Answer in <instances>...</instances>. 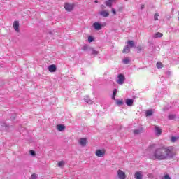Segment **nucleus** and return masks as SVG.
<instances>
[{"instance_id": "nucleus-1", "label": "nucleus", "mask_w": 179, "mask_h": 179, "mask_svg": "<svg viewBox=\"0 0 179 179\" xmlns=\"http://www.w3.org/2000/svg\"><path fill=\"white\" fill-rule=\"evenodd\" d=\"M167 152L166 148H159L155 151V157H166L164 153H167Z\"/></svg>"}, {"instance_id": "nucleus-2", "label": "nucleus", "mask_w": 179, "mask_h": 179, "mask_svg": "<svg viewBox=\"0 0 179 179\" xmlns=\"http://www.w3.org/2000/svg\"><path fill=\"white\" fill-rule=\"evenodd\" d=\"M78 145L81 146L82 148L86 147V145H87V138H81L78 140Z\"/></svg>"}, {"instance_id": "nucleus-3", "label": "nucleus", "mask_w": 179, "mask_h": 179, "mask_svg": "<svg viewBox=\"0 0 179 179\" xmlns=\"http://www.w3.org/2000/svg\"><path fill=\"white\" fill-rule=\"evenodd\" d=\"M73 8H75V4L66 3L64 5V9L67 10V12H71V10H73Z\"/></svg>"}, {"instance_id": "nucleus-4", "label": "nucleus", "mask_w": 179, "mask_h": 179, "mask_svg": "<svg viewBox=\"0 0 179 179\" xmlns=\"http://www.w3.org/2000/svg\"><path fill=\"white\" fill-rule=\"evenodd\" d=\"M124 82H125V76H124L122 74H119L117 83L118 85H124Z\"/></svg>"}, {"instance_id": "nucleus-5", "label": "nucleus", "mask_w": 179, "mask_h": 179, "mask_svg": "<svg viewBox=\"0 0 179 179\" xmlns=\"http://www.w3.org/2000/svg\"><path fill=\"white\" fill-rule=\"evenodd\" d=\"M96 156L98 157H103L104 155H106V150L101 149V150H97L95 153Z\"/></svg>"}, {"instance_id": "nucleus-6", "label": "nucleus", "mask_w": 179, "mask_h": 179, "mask_svg": "<svg viewBox=\"0 0 179 179\" xmlns=\"http://www.w3.org/2000/svg\"><path fill=\"white\" fill-rule=\"evenodd\" d=\"M117 176L119 179H125L127 178V176L125 175V173L122 171L121 169H119L117 171Z\"/></svg>"}, {"instance_id": "nucleus-7", "label": "nucleus", "mask_w": 179, "mask_h": 179, "mask_svg": "<svg viewBox=\"0 0 179 179\" xmlns=\"http://www.w3.org/2000/svg\"><path fill=\"white\" fill-rule=\"evenodd\" d=\"M92 27L94 29V30L99 31V30H101L103 25H101L100 22H94L92 24Z\"/></svg>"}, {"instance_id": "nucleus-8", "label": "nucleus", "mask_w": 179, "mask_h": 179, "mask_svg": "<svg viewBox=\"0 0 179 179\" xmlns=\"http://www.w3.org/2000/svg\"><path fill=\"white\" fill-rule=\"evenodd\" d=\"M117 0H108L104 1V4L106 6H108V8H112L113 7V3L115 2Z\"/></svg>"}, {"instance_id": "nucleus-9", "label": "nucleus", "mask_w": 179, "mask_h": 179, "mask_svg": "<svg viewBox=\"0 0 179 179\" xmlns=\"http://www.w3.org/2000/svg\"><path fill=\"white\" fill-rule=\"evenodd\" d=\"M99 15L102 16V17H108L110 13H108V10H102L99 13Z\"/></svg>"}, {"instance_id": "nucleus-10", "label": "nucleus", "mask_w": 179, "mask_h": 179, "mask_svg": "<svg viewBox=\"0 0 179 179\" xmlns=\"http://www.w3.org/2000/svg\"><path fill=\"white\" fill-rule=\"evenodd\" d=\"M134 178L136 179H142L143 178V176L142 175L141 171H137L134 174Z\"/></svg>"}, {"instance_id": "nucleus-11", "label": "nucleus", "mask_w": 179, "mask_h": 179, "mask_svg": "<svg viewBox=\"0 0 179 179\" xmlns=\"http://www.w3.org/2000/svg\"><path fill=\"white\" fill-rule=\"evenodd\" d=\"M13 26L15 31H17V33H19V21H15Z\"/></svg>"}, {"instance_id": "nucleus-12", "label": "nucleus", "mask_w": 179, "mask_h": 179, "mask_svg": "<svg viewBox=\"0 0 179 179\" xmlns=\"http://www.w3.org/2000/svg\"><path fill=\"white\" fill-rule=\"evenodd\" d=\"M48 69L49 72H55V71H57V67L55 66V65L52 64L48 67Z\"/></svg>"}, {"instance_id": "nucleus-13", "label": "nucleus", "mask_w": 179, "mask_h": 179, "mask_svg": "<svg viewBox=\"0 0 179 179\" xmlns=\"http://www.w3.org/2000/svg\"><path fill=\"white\" fill-rule=\"evenodd\" d=\"M84 101H85V103H87V104H93V101L92 99H90L88 96L84 97Z\"/></svg>"}, {"instance_id": "nucleus-14", "label": "nucleus", "mask_w": 179, "mask_h": 179, "mask_svg": "<svg viewBox=\"0 0 179 179\" xmlns=\"http://www.w3.org/2000/svg\"><path fill=\"white\" fill-rule=\"evenodd\" d=\"M90 51L92 55H98L99 51L94 50V48H90Z\"/></svg>"}, {"instance_id": "nucleus-15", "label": "nucleus", "mask_w": 179, "mask_h": 179, "mask_svg": "<svg viewBox=\"0 0 179 179\" xmlns=\"http://www.w3.org/2000/svg\"><path fill=\"white\" fill-rule=\"evenodd\" d=\"M122 62L125 65H128V64L131 62V57H125L124 59H123Z\"/></svg>"}, {"instance_id": "nucleus-16", "label": "nucleus", "mask_w": 179, "mask_h": 179, "mask_svg": "<svg viewBox=\"0 0 179 179\" xmlns=\"http://www.w3.org/2000/svg\"><path fill=\"white\" fill-rule=\"evenodd\" d=\"M126 104H127V106H129V107H132V106L134 105V100L127 99L126 101Z\"/></svg>"}, {"instance_id": "nucleus-17", "label": "nucleus", "mask_w": 179, "mask_h": 179, "mask_svg": "<svg viewBox=\"0 0 179 179\" xmlns=\"http://www.w3.org/2000/svg\"><path fill=\"white\" fill-rule=\"evenodd\" d=\"M155 134L156 135H162V129H160V127L156 126L155 127Z\"/></svg>"}, {"instance_id": "nucleus-18", "label": "nucleus", "mask_w": 179, "mask_h": 179, "mask_svg": "<svg viewBox=\"0 0 179 179\" xmlns=\"http://www.w3.org/2000/svg\"><path fill=\"white\" fill-rule=\"evenodd\" d=\"M154 38H160V37H163V34L160 32H157L153 36Z\"/></svg>"}, {"instance_id": "nucleus-19", "label": "nucleus", "mask_w": 179, "mask_h": 179, "mask_svg": "<svg viewBox=\"0 0 179 179\" xmlns=\"http://www.w3.org/2000/svg\"><path fill=\"white\" fill-rule=\"evenodd\" d=\"M57 129L58 131H62L64 129H65V126H64V124H58L57 126Z\"/></svg>"}, {"instance_id": "nucleus-20", "label": "nucleus", "mask_w": 179, "mask_h": 179, "mask_svg": "<svg viewBox=\"0 0 179 179\" xmlns=\"http://www.w3.org/2000/svg\"><path fill=\"white\" fill-rule=\"evenodd\" d=\"M130 51L129 46L127 45L124 48L122 52L124 54H128Z\"/></svg>"}, {"instance_id": "nucleus-21", "label": "nucleus", "mask_w": 179, "mask_h": 179, "mask_svg": "<svg viewBox=\"0 0 179 179\" xmlns=\"http://www.w3.org/2000/svg\"><path fill=\"white\" fill-rule=\"evenodd\" d=\"M146 117H150L151 115H153V110H148L145 112Z\"/></svg>"}, {"instance_id": "nucleus-22", "label": "nucleus", "mask_w": 179, "mask_h": 179, "mask_svg": "<svg viewBox=\"0 0 179 179\" xmlns=\"http://www.w3.org/2000/svg\"><path fill=\"white\" fill-rule=\"evenodd\" d=\"M156 149V144L155 143H151L148 147V150H153Z\"/></svg>"}, {"instance_id": "nucleus-23", "label": "nucleus", "mask_w": 179, "mask_h": 179, "mask_svg": "<svg viewBox=\"0 0 179 179\" xmlns=\"http://www.w3.org/2000/svg\"><path fill=\"white\" fill-rule=\"evenodd\" d=\"M58 167H63L65 166V162L64 161H60L57 164Z\"/></svg>"}, {"instance_id": "nucleus-24", "label": "nucleus", "mask_w": 179, "mask_h": 179, "mask_svg": "<svg viewBox=\"0 0 179 179\" xmlns=\"http://www.w3.org/2000/svg\"><path fill=\"white\" fill-rule=\"evenodd\" d=\"M160 16V13H155L154 15V20H159V17Z\"/></svg>"}, {"instance_id": "nucleus-25", "label": "nucleus", "mask_w": 179, "mask_h": 179, "mask_svg": "<svg viewBox=\"0 0 179 179\" xmlns=\"http://www.w3.org/2000/svg\"><path fill=\"white\" fill-rule=\"evenodd\" d=\"M90 47H89L88 45H84L82 48V50H83V51H90Z\"/></svg>"}, {"instance_id": "nucleus-26", "label": "nucleus", "mask_w": 179, "mask_h": 179, "mask_svg": "<svg viewBox=\"0 0 179 179\" xmlns=\"http://www.w3.org/2000/svg\"><path fill=\"white\" fill-rule=\"evenodd\" d=\"M128 45H129L131 48L135 46V43H134V41H129L127 42Z\"/></svg>"}, {"instance_id": "nucleus-27", "label": "nucleus", "mask_w": 179, "mask_h": 179, "mask_svg": "<svg viewBox=\"0 0 179 179\" xmlns=\"http://www.w3.org/2000/svg\"><path fill=\"white\" fill-rule=\"evenodd\" d=\"M115 96H117V89L113 90V94L112 96L113 100H115Z\"/></svg>"}, {"instance_id": "nucleus-28", "label": "nucleus", "mask_w": 179, "mask_h": 179, "mask_svg": "<svg viewBox=\"0 0 179 179\" xmlns=\"http://www.w3.org/2000/svg\"><path fill=\"white\" fill-rule=\"evenodd\" d=\"M163 66V64L160 62H158L157 63V68H158L159 69H162V67Z\"/></svg>"}, {"instance_id": "nucleus-29", "label": "nucleus", "mask_w": 179, "mask_h": 179, "mask_svg": "<svg viewBox=\"0 0 179 179\" xmlns=\"http://www.w3.org/2000/svg\"><path fill=\"white\" fill-rule=\"evenodd\" d=\"M116 104L117 106H122V104H124V102L122 101V100H117L116 101Z\"/></svg>"}, {"instance_id": "nucleus-30", "label": "nucleus", "mask_w": 179, "mask_h": 179, "mask_svg": "<svg viewBox=\"0 0 179 179\" xmlns=\"http://www.w3.org/2000/svg\"><path fill=\"white\" fill-rule=\"evenodd\" d=\"M37 178H38V176L36 173L32 174L30 178V179H37Z\"/></svg>"}, {"instance_id": "nucleus-31", "label": "nucleus", "mask_w": 179, "mask_h": 179, "mask_svg": "<svg viewBox=\"0 0 179 179\" xmlns=\"http://www.w3.org/2000/svg\"><path fill=\"white\" fill-rule=\"evenodd\" d=\"M141 132H142V129H136L134 131L135 135H138V134H141Z\"/></svg>"}, {"instance_id": "nucleus-32", "label": "nucleus", "mask_w": 179, "mask_h": 179, "mask_svg": "<svg viewBox=\"0 0 179 179\" xmlns=\"http://www.w3.org/2000/svg\"><path fill=\"white\" fill-rule=\"evenodd\" d=\"M178 139H179L178 137L173 136V137H171V142H176L177 141H178Z\"/></svg>"}, {"instance_id": "nucleus-33", "label": "nucleus", "mask_w": 179, "mask_h": 179, "mask_svg": "<svg viewBox=\"0 0 179 179\" xmlns=\"http://www.w3.org/2000/svg\"><path fill=\"white\" fill-rule=\"evenodd\" d=\"M93 41H94V38H93V36H89L88 43H93Z\"/></svg>"}, {"instance_id": "nucleus-34", "label": "nucleus", "mask_w": 179, "mask_h": 179, "mask_svg": "<svg viewBox=\"0 0 179 179\" xmlns=\"http://www.w3.org/2000/svg\"><path fill=\"white\" fill-rule=\"evenodd\" d=\"M168 118L169 120H174V118H176V115H169Z\"/></svg>"}, {"instance_id": "nucleus-35", "label": "nucleus", "mask_w": 179, "mask_h": 179, "mask_svg": "<svg viewBox=\"0 0 179 179\" xmlns=\"http://www.w3.org/2000/svg\"><path fill=\"white\" fill-rule=\"evenodd\" d=\"M29 153L31 156H33L34 157L36 156V152L34 150H30Z\"/></svg>"}, {"instance_id": "nucleus-36", "label": "nucleus", "mask_w": 179, "mask_h": 179, "mask_svg": "<svg viewBox=\"0 0 179 179\" xmlns=\"http://www.w3.org/2000/svg\"><path fill=\"white\" fill-rule=\"evenodd\" d=\"M162 179H171V178H170L169 174H166L162 178Z\"/></svg>"}, {"instance_id": "nucleus-37", "label": "nucleus", "mask_w": 179, "mask_h": 179, "mask_svg": "<svg viewBox=\"0 0 179 179\" xmlns=\"http://www.w3.org/2000/svg\"><path fill=\"white\" fill-rule=\"evenodd\" d=\"M111 12L113 15H117V11L115 10V8H112L111 9Z\"/></svg>"}, {"instance_id": "nucleus-38", "label": "nucleus", "mask_w": 179, "mask_h": 179, "mask_svg": "<svg viewBox=\"0 0 179 179\" xmlns=\"http://www.w3.org/2000/svg\"><path fill=\"white\" fill-rule=\"evenodd\" d=\"M157 159H158V160H163V159L164 158H157Z\"/></svg>"}, {"instance_id": "nucleus-39", "label": "nucleus", "mask_w": 179, "mask_h": 179, "mask_svg": "<svg viewBox=\"0 0 179 179\" xmlns=\"http://www.w3.org/2000/svg\"><path fill=\"white\" fill-rule=\"evenodd\" d=\"M94 3H99V1L96 0V1H94Z\"/></svg>"}, {"instance_id": "nucleus-40", "label": "nucleus", "mask_w": 179, "mask_h": 179, "mask_svg": "<svg viewBox=\"0 0 179 179\" xmlns=\"http://www.w3.org/2000/svg\"><path fill=\"white\" fill-rule=\"evenodd\" d=\"M143 8H145V6L142 5L141 6V9H143Z\"/></svg>"}, {"instance_id": "nucleus-41", "label": "nucleus", "mask_w": 179, "mask_h": 179, "mask_svg": "<svg viewBox=\"0 0 179 179\" xmlns=\"http://www.w3.org/2000/svg\"><path fill=\"white\" fill-rule=\"evenodd\" d=\"M101 8H104V5H101Z\"/></svg>"}, {"instance_id": "nucleus-42", "label": "nucleus", "mask_w": 179, "mask_h": 179, "mask_svg": "<svg viewBox=\"0 0 179 179\" xmlns=\"http://www.w3.org/2000/svg\"><path fill=\"white\" fill-rule=\"evenodd\" d=\"M164 111H166V108H164Z\"/></svg>"}, {"instance_id": "nucleus-43", "label": "nucleus", "mask_w": 179, "mask_h": 179, "mask_svg": "<svg viewBox=\"0 0 179 179\" xmlns=\"http://www.w3.org/2000/svg\"><path fill=\"white\" fill-rule=\"evenodd\" d=\"M124 1H128V0H124Z\"/></svg>"}]
</instances>
